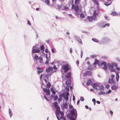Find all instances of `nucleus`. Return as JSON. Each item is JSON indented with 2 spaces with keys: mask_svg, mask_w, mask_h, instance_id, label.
<instances>
[{
  "mask_svg": "<svg viewBox=\"0 0 120 120\" xmlns=\"http://www.w3.org/2000/svg\"><path fill=\"white\" fill-rule=\"evenodd\" d=\"M99 85V84L97 83H95L93 84V87L94 88H95L97 89V88H96V87L98 86Z\"/></svg>",
  "mask_w": 120,
  "mask_h": 120,
  "instance_id": "5701e85b",
  "label": "nucleus"
},
{
  "mask_svg": "<svg viewBox=\"0 0 120 120\" xmlns=\"http://www.w3.org/2000/svg\"><path fill=\"white\" fill-rule=\"evenodd\" d=\"M108 67L107 66H105L104 67H103V68L104 70H106L108 69Z\"/></svg>",
  "mask_w": 120,
  "mask_h": 120,
  "instance_id": "f704fd0d",
  "label": "nucleus"
},
{
  "mask_svg": "<svg viewBox=\"0 0 120 120\" xmlns=\"http://www.w3.org/2000/svg\"><path fill=\"white\" fill-rule=\"evenodd\" d=\"M38 60L39 62L41 63H43V59L42 57H39L38 58Z\"/></svg>",
  "mask_w": 120,
  "mask_h": 120,
  "instance_id": "aec40b11",
  "label": "nucleus"
},
{
  "mask_svg": "<svg viewBox=\"0 0 120 120\" xmlns=\"http://www.w3.org/2000/svg\"><path fill=\"white\" fill-rule=\"evenodd\" d=\"M116 59L117 61L119 62H120V59L118 57H117L116 58Z\"/></svg>",
  "mask_w": 120,
  "mask_h": 120,
  "instance_id": "3c124183",
  "label": "nucleus"
},
{
  "mask_svg": "<svg viewBox=\"0 0 120 120\" xmlns=\"http://www.w3.org/2000/svg\"><path fill=\"white\" fill-rule=\"evenodd\" d=\"M64 107L66 109H67L68 108V104L66 102H65V103L64 104Z\"/></svg>",
  "mask_w": 120,
  "mask_h": 120,
  "instance_id": "c85d7f7f",
  "label": "nucleus"
},
{
  "mask_svg": "<svg viewBox=\"0 0 120 120\" xmlns=\"http://www.w3.org/2000/svg\"><path fill=\"white\" fill-rule=\"evenodd\" d=\"M71 75V73L70 72H69L65 75V76L67 78H69Z\"/></svg>",
  "mask_w": 120,
  "mask_h": 120,
  "instance_id": "a211bd4d",
  "label": "nucleus"
},
{
  "mask_svg": "<svg viewBox=\"0 0 120 120\" xmlns=\"http://www.w3.org/2000/svg\"><path fill=\"white\" fill-rule=\"evenodd\" d=\"M63 69L65 70V72H66L70 69L68 64H64L62 66Z\"/></svg>",
  "mask_w": 120,
  "mask_h": 120,
  "instance_id": "39448f33",
  "label": "nucleus"
},
{
  "mask_svg": "<svg viewBox=\"0 0 120 120\" xmlns=\"http://www.w3.org/2000/svg\"><path fill=\"white\" fill-rule=\"evenodd\" d=\"M43 71V70H42L41 71H38V72L39 73V75L40 73H42Z\"/></svg>",
  "mask_w": 120,
  "mask_h": 120,
  "instance_id": "864d4df0",
  "label": "nucleus"
},
{
  "mask_svg": "<svg viewBox=\"0 0 120 120\" xmlns=\"http://www.w3.org/2000/svg\"><path fill=\"white\" fill-rule=\"evenodd\" d=\"M27 22H28V24H29L30 25H31V24L30 22L29 21H27Z\"/></svg>",
  "mask_w": 120,
  "mask_h": 120,
  "instance_id": "680f3d73",
  "label": "nucleus"
},
{
  "mask_svg": "<svg viewBox=\"0 0 120 120\" xmlns=\"http://www.w3.org/2000/svg\"><path fill=\"white\" fill-rule=\"evenodd\" d=\"M111 14L113 16H116L118 15V14L115 11L112 12Z\"/></svg>",
  "mask_w": 120,
  "mask_h": 120,
  "instance_id": "6ab92c4d",
  "label": "nucleus"
},
{
  "mask_svg": "<svg viewBox=\"0 0 120 120\" xmlns=\"http://www.w3.org/2000/svg\"><path fill=\"white\" fill-rule=\"evenodd\" d=\"M116 69L120 71V68L118 67H116Z\"/></svg>",
  "mask_w": 120,
  "mask_h": 120,
  "instance_id": "13d9d810",
  "label": "nucleus"
},
{
  "mask_svg": "<svg viewBox=\"0 0 120 120\" xmlns=\"http://www.w3.org/2000/svg\"><path fill=\"white\" fill-rule=\"evenodd\" d=\"M115 77V75L113 74H112L111 75V79H113Z\"/></svg>",
  "mask_w": 120,
  "mask_h": 120,
  "instance_id": "de8ad7c7",
  "label": "nucleus"
},
{
  "mask_svg": "<svg viewBox=\"0 0 120 120\" xmlns=\"http://www.w3.org/2000/svg\"><path fill=\"white\" fill-rule=\"evenodd\" d=\"M69 95V93L67 92L66 93V96H63V97L65 99V100L67 101L68 100V96Z\"/></svg>",
  "mask_w": 120,
  "mask_h": 120,
  "instance_id": "2eb2a0df",
  "label": "nucleus"
},
{
  "mask_svg": "<svg viewBox=\"0 0 120 120\" xmlns=\"http://www.w3.org/2000/svg\"><path fill=\"white\" fill-rule=\"evenodd\" d=\"M71 8L72 9H74V11H75V14L77 16H79V13L78 12H79V8L77 5L75 7L74 5H72L71 7Z\"/></svg>",
  "mask_w": 120,
  "mask_h": 120,
  "instance_id": "20e7f679",
  "label": "nucleus"
},
{
  "mask_svg": "<svg viewBox=\"0 0 120 120\" xmlns=\"http://www.w3.org/2000/svg\"><path fill=\"white\" fill-rule=\"evenodd\" d=\"M93 2H94V4L96 5L97 7V11H94L93 13V16H95V19L96 20V16L98 15V11L99 9V4L98 1H97V0H92Z\"/></svg>",
  "mask_w": 120,
  "mask_h": 120,
  "instance_id": "7ed1b4c3",
  "label": "nucleus"
},
{
  "mask_svg": "<svg viewBox=\"0 0 120 120\" xmlns=\"http://www.w3.org/2000/svg\"><path fill=\"white\" fill-rule=\"evenodd\" d=\"M55 107H56V110H59L60 107L58 105L55 106Z\"/></svg>",
  "mask_w": 120,
  "mask_h": 120,
  "instance_id": "a18cd8bd",
  "label": "nucleus"
},
{
  "mask_svg": "<svg viewBox=\"0 0 120 120\" xmlns=\"http://www.w3.org/2000/svg\"><path fill=\"white\" fill-rule=\"evenodd\" d=\"M45 52L46 53H47L48 52V49H46L45 50Z\"/></svg>",
  "mask_w": 120,
  "mask_h": 120,
  "instance_id": "774afa93",
  "label": "nucleus"
},
{
  "mask_svg": "<svg viewBox=\"0 0 120 120\" xmlns=\"http://www.w3.org/2000/svg\"><path fill=\"white\" fill-rule=\"evenodd\" d=\"M77 40L81 44L82 43V40L80 38H79V39H78V40Z\"/></svg>",
  "mask_w": 120,
  "mask_h": 120,
  "instance_id": "ea45409f",
  "label": "nucleus"
},
{
  "mask_svg": "<svg viewBox=\"0 0 120 120\" xmlns=\"http://www.w3.org/2000/svg\"><path fill=\"white\" fill-rule=\"evenodd\" d=\"M87 82L86 83V85L88 86L90 85L91 82V79H89L87 80Z\"/></svg>",
  "mask_w": 120,
  "mask_h": 120,
  "instance_id": "4be33fe9",
  "label": "nucleus"
},
{
  "mask_svg": "<svg viewBox=\"0 0 120 120\" xmlns=\"http://www.w3.org/2000/svg\"><path fill=\"white\" fill-rule=\"evenodd\" d=\"M116 84L115 85V84H114V85L111 86V89L113 90H115L117 88V86H116Z\"/></svg>",
  "mask_w": 120,
  "mask_h": 120,
  "instance_id": "412c9836",
  "label": "nucleus"
},
{
  "mask_svg": "<svg viewBox=\"0 0 120 120\" xmlns=\"http://www.w3.org/2000/svg\"><path fill=\"white\" fill-rule=\"evenodd\" d=\"M87 19L89 22H92L93 20H96L95 17L94 16H88Z\"/></svg>",
  "mask_w": 120,
  "mask_h": 120,
  "instance_id": "6e6552de",
  "label": "nucleus"
},
{
  "mask_svg": "<svg viewBox=\"0 0 120 120\" xmlns=\"http://www.w3.org/2000/svg\"><path fill=\"white\" fill-rule=\"evenodd\" d=\"M92 101L93 102H95V99L93 98L92 100Z\"/></svg>",
  "mask_w": 120,
  "mask_h": 120,
  "instance_id": "69168bd1",
  "label": "nucleus"
},
{
  "mask_svg": "<svg viewBox=\"0 0 120 120\" xmlns=\"http://www.w3.org/2000/svg\"><path fill=\"white\" fill-rule=\"evenodd\" d=\"M101 65H103L104 66H105L106 65H107V63L105 62H103L101 64Z\"/></svg>",
  "mask_w": 120,
  "mask_h": 120,
  "instance_id": "7c9ffc66",
  "label": "nucleus"
},
{
  "mask_svg": "<svg viewBox=\"0 0 120 120\" xmlns=\"http://www.w3.org/2000/svg\"><path fill=\"white\" fill-rule=\"evenodd\" d=\"M109 41V39L108 38L106 37L104 38L101 40L100 43L104 44L107 42Z\"/></svg>",
  "mask_w": 120,
  "mask_h": 120,
  "instance_id": "423d86ee",
  "label": "nucleus"
},
{
  "mask_svg": "<svg viewBox=\"0 0 120 120\" xmlns=\"http://www.w3.org/2000/svg\"><path fill=\"white\" fill-rule=\"evenodd\" d=\"M61 119H63V120H66L65 119L63 116H61L60 117Z\"/></svg>",
  "mask_w": 120,
  "mask_h": 120,
  "instance_id": "49530a36",
  "label": "nucleus"
},
{
  "mask_svg": "<svg viewBox=\"0 0 120 120\" xmlns=\"http://www.w3.org/2000/svg\"><path fill=\"white\" fill-rule=\"evenodd\" d=\"M92 40L96 42H99V41L96 38H92Z\"/></svg>",
  "mask_w": 120,
  "mask_h": 120,
  "instance_id": "cd10ccee",
  "label": "nucleus"
},
{
  "mask_svg": "<svg viewBox=\"0 0 120 120\" xmlns=\"http://www.w3.org/2000/svg\"><path fill=\"white\" fill-rule=\"evenodd\" d=\"M57 6L59 10L61 9L62 10H67L68 8V7L67 6H64V7H62V4H61L60 5H58Z\"/></svg>",
  "mask_w": 120,
  "mask_h": 120,
  "instance_id": "0eeeda50",
  "label": "nucleus"
},
{
  "mask_svg": "<svg viewBox=\"0 0 120 120\" xmlns=\"http://www.w3.org/2000/svg\"><path fill=\"white\" fill-rule=\"evenodd\" d=\"M98 94L99 95H101L102 94V91H100L99 92Z\"/></svg>",
  "mask_w": 120,
  "mask_h": 120,
  "instance_id": "bf43d9fd",
  "label": "nucleus"
},
{
  "mask_svg": "<svg viewBox=\"0 0 120 120\" xmlns=\"http://www.w3.org/2000/svg\"><path fill=\"white\" fill-rule=\"evenodd\" d=\"M43 90L44 92H46V93L47 95H49L50 94V91L49 89H47L46 88H43Z\"/></svg>",
  "mask_w": 120,
  "mask_h": 120,
  "instance_id": "9b49d317",
  "label": "nucleus"
},
{
  "mask_svg": "<svg viewBox=\"0 0 120 120\" xmlns=\"http://www.w3.org/2000/svg\"><path fill=\"white\" fill-rule=\"evenodd\" d=\"M109 84H107L105 85V87L106 88H109Z\"/></svg>",
  "mask_w": 120,
  "mask_h": 120,
  "instance_id": "603ef678",
  "label": "nucleus"
},
{
  "mask_svg": "<svg viewBox=\"0 0 120 120\" xmlns=\"http://www.w3.org/2000/svg\"><path fill=\"white\" fill-rule=\"evenodd\" d=\"M90 57L92 58H93L95 57V56L94 55H93L90 56Z\"/></svg>",
  "mask_w": 120,
  "mask_h": 120,
  "instance_id": "5fc2aeb1",
  "label": "nucleus"
},
{
  "mask_svg": "<svg viewBox=\"0 0 120 120\" xmlns=\"http://www.w3.org/2000/svg\"><path fill=\"white\" fill-rule=\"evenodd\" d=\"M45 2L48 5L49 4V0H45Z\"/></svg>",
  "mask_w": 120,
  "mask_h": 120,
  "instance_id": "2f4dec72",
  "label": "nucleus"
},
{
  "mask_svg": "<svg viewBox=\"0 0 120 120\" xmlns=\"http://www.w3.org/2000/svg\"><path fill=\"white\" fill-rule=\"evenodd\" d=\"M110 24L109 23H107L105 25H103V26H102L101 27H102L103 28H104L106 26H109Z\"/></svg>",
  "mask_w": 120,
  "mask_h": 120,
  "instance_id": "473e14b6",
  "label": "nucleus"
},
{
  "mask_svg": "<svg viewBox=\"0 0 120 120\" xmlns=\"http://www.w3.org/2000/svg\"><path fill=\"white\" fill-rule=\"evenodd\" d=\"M69 15H70V16H71V18H74V17L71 14H69Z\"/></svg>",
  "mask_w": 120,
  "mask_h": 120,
  "instance_id": "0e129e2a",
  "label": "nucleus"
},
{
  "mask_svg": "<svg viewBox=\"0 0 120 120\" xmlns=\"http://www.w3.org/2000/svg\"><path fill=\"white\" fill-rule=\"evenodd\" d=\"M46 60L45 63V64H48L49 63V59L47 56H46Z\"/></svg>",
  "mask_w": 120,
  "mask_h": 120,
  "instance_id": "bb28decb",
  "label": "nucleus"
},
{
  "mask_svg": "<svg viewBox=\"0 0 120 120\" xmlns=\"http://www.w3.org/2000/svg\"><path fill=\"white\" fill-rule=\"evenodd\" d=\"M34 47H33L32 48V53H34L39 52H40V50L39 49H34Z\"/></svg>",
  "mask_w": 120,
  "mask_h": 120,
  "instance_id": "f8f14e48",
  "label": "nucleus"
},
{
  "mask_svg": "<svg viewBox=\"0 0 120 120\" xmlns=\"http://www.w3.org/2000/svg\"><path fill=\"white\" fill-rule=\"evenodd\" d=\"M58 103L57 102H55L54 103V107L58 105Z\"/></svg>",
  "mask_w": 120,
  "mask_h": 120,
  "instance_id": "a19ab883",
  "label": "nucleus"
},
{
  "mask_svg": "<svg viewBox=\"0 0 120 120\" xmlns=\"http://www.w3.org/2000/svg\"><path fill=\"white\" fill-rule=\"evenodd\" d=\"M98 61L96 59L95 60V61L94 63V65H95L98 63Z\"/></svg>",
  "mask_w": 120,
  "mask_h": 120,
  "instance_id": "58836bf2",
  "label": "nucleus"
},
{
  "mask_svg": "<svg viewBox=\"0 0 120 120\" xmlns=\"http://www.w3.org/2000/svg\"><path fill=\"white\" fill-rule=\"evenodd\" d=\"M60 112V111L59 110H56V115L58 120H60L59 118Z\"/></svg>",
  "mask_w": 120,
  "mask_h": 120,
  "instance_id": "1a4fd4ad",
  "label": "nucleus"
},
{
  "mask_svg": "<svg viewBox=\"0 0 120 120\" xmlns=\"http://www.w3.org/2000/svg\"><path fill=\"white\" fill-rule=\"evenodd\" d=\"M38 56L37 54H36L35 55L34 59L36 61H37L38 59Z\"/></svg>",
  "mask_w": 120,
  "mask_h": 120,
  "instance_id": "393cba45",
  "label": "nucleus"
},
{
  "mask_svg": "<svg viewBox=\"0 0 120 120\" xmlns=\"http://www.w3.org/2000/svg\"><path fill=\"white\" fill-rule=\"evenodd\" d=\"M88 69L89 70H91L92 69V68H93L90 65H88Z\"/></svg>",
  "mask_w": 120,
  "mask_h": 120,
  "instance_id": "e433bc0d",
  "label": "nucleus"
},
{
  "mask_svg": "<svg viewBox=\"0 0 120 120\" xmlns=\"http://www.w3.org/2000/svg\"><path fill=\"white\" fill-rule=\"evenodd\" d=\"M8 112L10 117L11 118L13 115V114L12 112V111L10 109H9Z\"/></svg>",
  "mask_w": 120,
  "mask_h": 120,
  "instance_id": "f3484780",
  "label": "nucleus"
},
{
  "mask_svg": "<svg viewBox=\"0 0 120 120\" xmlns=\"http://www.w3.org/2000/svg\"><path fill=\"white\" fill-rule=\"evenodd\" d=\"M53 68L54 69H57V68L55 65H54Z\"/></svg>",
  "mask_w": 120,
  "mask_h": 120,
  "instance_id": "e2e57ef3",
  "label": "nucleus"
},
{
  "mask_svg": "<svg viewBox=\"0 0 120 120\" xmlns=\"http://www.w3.org/2000/svg\"><path fill=\"white\" fill-rule=\"evenodd\" d=\"M70 113L71 115L74 116L75 117V118L71 116L70 118V120H75L77 117V113L76 109L73 108L70 111Z\"/></svg>",
  "mask_w": 120,
  "mask_h": 120,
  "instance_id": "f03ea898",
  "label": "nucleus"
},
{
  "mask_svg": "<svg viewBox=\"0 0 120 120\" xmlns=\"http://www.w3.org/2000/svg\"><path fill=\"white\" fill-rule=\"evenodd\" d=\"M73 101H74L75 100V98L74 95H73Z\"/></svg>",
  "mask_w": 120,
  "mask_h": 120,
  "instance_id": "338daca9",
  "label": "nucleus"
},
{
  "mask_svg": "<svg viewBox=\"0 0 120 120\" xmlns=\"http://www.w3.org/2000/svg\"><path fill=\"white\" fill-rule=\"evenodd\" d=\"M46 86L47 87V88H49L51 86V84L49 82H48Z\"/></svg>",
  "mask_w": 120,
  "mask_h": 120,
  "instance_id": "c756f323",
  "label": "nucleus"
},
{
  "mask_svg": "<svg viewBox=\"0 0 120 120\" xmlns=\"http://www.w3.org/2000/svg\"><path fill=\"white\" fill-rule=\"evenodd\" d=\"M80 100L81 101H83L84 100V98L83 97H80Z\"/></svg>",
  "mask_w": 120,
  "mask_h": 120,
  "instance_id": "09e8293b",
  "label": "nucleus"
},
{
  "mask_svg": "<svg viewBox=\"0 0 120 120\" xmlns=\"http://www.w3.org/2000/svg\"><path fill=\"white\" fill-rule=\"evenodd\" d=\"M105 18L106 20H109L108 17L107 16H105Z\"/></svg>",
  "mask_w": 120,
  "mask_h": 120,
  "instance_id": "4d7b16f0",
  "label": "nucleus"
},
{
  "mask_svg": "<svg viewBox=\"0 0 120 120\" xmlns=\"http://www.w3.org/2000/svg\"><path fill=\"white\" fill-rule=\"evenodd\" d=\"M75 38L77 40H78V39H79L80 38L79 37H78V36H75Z\"/></svg>",
  "mask_w": 120,
  "mask_h": 120,
  "instance_id": "6e6d98bb",
  "label": "nucleus"
},
{
  "mask_svg": "<svg viewBox=\"0 0 120 120\" xmlns=\"http://www.w3.org/2000/svg\"><path fill=\"white\" fill-rule=\"evenodd\" d=\"M84 76H86V75L90 76L91 75V72L90 71H88L85 73L83 74Z\"/></svg>",
  "mask_w": 120,
  "mask_h": 120,
  "instance_id": "ddd939ff",
  "label": "nucleus"
},
{
  "mask_svg": "<svg viewBox=\"0 0 120 120\" xmlns=\"http://www.w3.org/2000/svg\"><path fill=\"white\" fill-rule=\"evenodd\" d=\"M58 98V96L57 95H55L54 97V100L55 101Z\"/></svg>",
  "mask_w": 120,
  "mask_h": 120,
  "instance_id": "c9c22d12",
  "label": "nucleus"
},
{
  "mask_svg": "<svg viewBox=\"0 0 120 120\" xmlns=\"http://www.w3.org/2000/svg\"><path fill=\"white\" fill-rule=\"evenodd\" d=\"M107 65L108 68L111 72H113L116 71L113 68V66H114L115 67L117 66V64L112 62L111 63H108Z\"/></svg>",
  "mask_w": 120,
  "mask_h": 120,
  "instance_id": "f257e3e1",
  "label": "nucleus"
},
{
  "mask_svg": "<svg viewBox=\"0 0 120 120\" xmlns=\"http://www.w3.org/2000/svg\"><path fill=\"white\" fill-rule=\"evenodd\" d=\"M45 47L43 45H42L41 46V47H40V49L42 50V51L44 50V49H45Z\"/></svg>",
  "mask_w": 120,
  "mask_h": 120,
  "instance_id": "72a5a7b5",
  "label": "nucleus"
},
{
  "mask_svg": "<svg viewBox=\"0 0 120 120\" xmlns=\"http://www.w3.org/2000/svg\"><path fill=\"white\" fill-rule=\"evenodd\" d=\"M80 3V0H75V4L77 5H79Z\"/></svg>",
  "mask_w": 120,
  "mask_h": 120,
  "instance_id": "b1692460",
  "label": "nucleus"
},
{
  "mask_svg": "<svg viewBox=\"0 0 120 120\" xmlns=\"http://www.w3.org/2000/svg\"><path fill=\"white\" fill-rule=\"evenodd\" d=\"M100 88L101 90H103L104 89V87L103 86H100Z\"/></svg>",
  "mask_w": 120,
  "mask_h": 120,
  "instance_id": "79ce46f5",
  "label": "nucleus"
},
{
  "mask_svg": "<svg viewBox=\"0 0 120 120\" xmlns=\"http://www.w3.org/2000/svg\"><path fill=\"white\" fill-rule=\"evenodd\" d=\"M64 115V113L63 112L60 111V116L61 115V116H63Z\"/></svg>",
  "mask_w": 120,
  "mask_h": 120,
  "instance_id": "c03bdc74",
  "label": "nucleus"
},
{
  "mask_svg": "<svg viewBox=\"0 0 120 120\" xmlns=\"http://www.w3.org/2000/svg\"><path fill=\"white\" fill-rule=\"evenodd\" d=\"M108 82L109 84L113 83V84H115V85L116 84L115 81L113 79H109L108 80Z\"/></svg>",
  "mask_w": 120,
  "mask_h": 120,
  "instance_id": "9d476101",
  "label": "nucleus"
},
{
  "mask_svg": "<svg viewBox=\"0 0 120 120\" xmlns=\"http://www.w3.org/2000/svg\"><path fill=\"white\" fill-rule=\"evenodd\" d=\"M70 83V80H68L66 81V84L67 85H69Z\"/></svg>",
  "mask_w": 120,
  "mask_h": 120,
  "instance_id": "a878e982",
  "label": "nucleus"
},
{
  "mask_svg": "<svg viewBox=\"0 0 120 120\" xmlns=\"http://www.w3.org/2000/svg\"><path fill=\"white\" fill-rule=\"evenodd\" d=\"M80 16L82 18H83L85 17L84 15L82 13H81L80 14Z\"/></svg>",
  "mask_w": 120,
  "mask_h": 120,
  "instance_id": "4c0bfd02",
  "label": "nucleus"
},
{
  "mask_svg": "<svg viewBox=\"0 0 120 120\" xmlns=\"http://www.w3.org/2000/svg\"><path fill=\"white\" fill-rule=\"evenodd\" d=\"M116 74V82H118L119 80V74H118V73L117 72L115 71V72Z\"/></svg>",
  "mask_w": 120,
  "mask_h": 120,
  "instance_id": "dca6fc26",
  "label": "nucleus"
},
{
  "mask_svg": "<svg viewBox=\"0 0 120 120\" xmlns=\"http://www.w3.org/2000/svg\"><path fill=\"white\" fill-rule=\"evenodd\" d=\"M111 3H112V2L111 3H109V4H108L105 3L104 4L106 6H109V5H110L111 4Z\"/></svg>",
  "mask_w": 120,
  "mask_h": 120,
  "instance_id": "8fccbe9b",
  "label": "nucleus"
},
{
  "mask_svg": "<svg viewBox=\"0 0 120 120\" xmlns=\"http://www.w3.org/2000/svg\"><path fill=\"white\" fill-rule=\"evenodd\" d=\"M110 113L111 114V116H112L113 115V112L112 111H110Z\"/></svg>",
  "mask_w": 120,
  "mask_h": 120,
  "instance_id": "052dcab7",
  "label": "nucleus"
},
{
  "mask_svg": "<svg viewBox=\"0 0 120 120\" xmlns=\"http://www.w3.org/2000/svg\"><path fill=\"white\" fill-rule=\"evenodd\" d=\"M53 68L52 67H50L46 69V71L48 72H50L52 71Z\"/></svg>",
  "mask_w": 120,
  "mask_h": 120,
  "instance_id": "4468645a",
  "label": "nucleus"
},
{
  "mask_svg": "<svg viewBox=\"0 0 120 120\" xmlns=\"http://www.w3.org/2000/svg\"><path fill=\"white\" fill-rule=\"evenodd\" d=\"M111 92V90H109L108 92H106L105 93V94H109Z\"/></svg>",
  "mask_w": 120,
  "mask_h": 120,
  "instance_id": "37998d69",
  "label": "nucleus"
}]
</instances>
